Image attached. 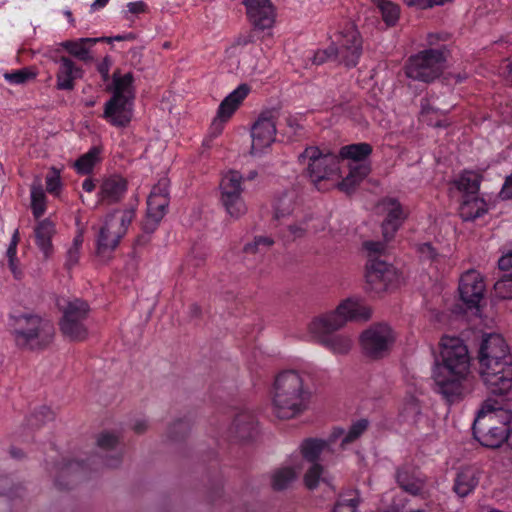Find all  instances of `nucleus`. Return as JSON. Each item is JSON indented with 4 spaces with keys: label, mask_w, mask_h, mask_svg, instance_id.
Segmentation results:
<instances>
[{
    "label": "nucleus",
    "mask_w": 512,
    "mask_h": 512,
    "mask_svg": "<svg viewBox=\"0 0 512 512\" xmlns=\"http://www.w3.org/2000/svg\"><path fill=\"white\" fill-rule=\"evenodd\" d=\"M58 65L56 72V88L63 91H71L75 87V81L83 77V70L72 59L66 56L54 58Z\"/></svg>",
    "instance_id": "22"
},
{
    "label": "nucleus",
    "mask_w": 512,
    "mask_h": 512,
    "mask_svg": "<svg viewBox=\"0 0 512 512\" xmlns=\"http://www.w3.org/2000/svg\"><path fill=\"white\" fill-rule=\"evenodd\" d=\"M330 52L336 54L339 62L348 68L355 67L362 55V38L353 26L340 33L337 46L331 45Z\"/></svg>",
    "instance_id": "15"
},
{
    "label": "nucleus",
    "mask_w": 512,
    "mask_h": 512,
    "mask_svg": "<svg viewBox=\"0 0 512 512\" xmlns=\"http://www.w3.org/2000/svg\"><path fill=\"white\" fill-rule=\"evenodd\" d=\"M382 207L387 214L382 223V234L387 242L394 237L407 214L404 212L402 205L395 198L384 199L382 201Z\"/></svg>",
    "instance_id": "23"
},
{
    "label": "nucleus",
    "mask_w": 512,
    "mask_h": 512,
    "mask_svg": "<svg viewBox=\"0 0 512 512\" xmlns=\"http://www.w3.org/2000/svg\"><path fill=\"white\" fill-rule=\"evenodd\" d=\"M112 79L113 96L105 104L103 117L116 127H126L132 118L134 77L131 72L121 75L117 70Z\"/></svg>",
    "instance_id": "6"
},
{
    "label": "nucleus",
    "mask_w": 512,
    "mask_h": 512,
    "mask_svg": "<svg viewBox=\"0 0 512 512\" xmlns=\"http://www.w3.org/2000/svg\"><path fill=\"white\" fill-rule=\"evenodd\" d=\"M36 244L43 252L44 257L48 258L53 253L52 237L55 234V225L49 219L40 221L34 229Z\"/></svg>",
    "instance_id": "28"
},
{
    "label": "nucleus",
    "mask_w": 512,
    "mask_h": 512,
    "mask_svg": "<svg viewBox=\"0 0 512 512\" xmlns=\"http://www.w3.org/2000/svg\"><path fill=\"white\" fill-rule=\"evenodd\" d=\"M253 37L251 35H240L238 36L231 47L228 49V52L234 53L239 46H245L252 43Z\"/></svg>",
    "instance_id": "57"
},
{
    "label": "nucleus",
    "mask_w": 512,
    "mask_h": 512,
    "mask_svg": "<svg viewBox=\"0 0 512 512\" xmlns=\"http://www.w3.org/2000/svg\"><path fill=\"white\" fill-rule=\"evenodd\" d=\"M396 481L398 485L413 496L419 495L424 488V481L418 478L409 465H403L396 470Z\"/></svg>",
    "instance_id": "27"
},
{
    "label": "nucleus",
    "mask_w": 512,
    "mask_h": 512,
    "mask_svg": "<svg viewBox=\"0 0 512 512\" xmlns=\"http://www.w3.org/2000/svg\"><path fill=\"white\" fill-rule=\"evenodd\" d=\"M441 362L433 370L437 392L449 403L461 401L472 391L471 358L464 341L456 336H443L440 341Z\"/></svg>",
    "instance_id": "1"
},
{
    "label": "nucleus",
    "mask_w": 512,
    "mask_h": 512,
    "mask_svg": "<svg viewBox=\"0 0 512 512\" xmlns=\"http://www.w3.org/2000/svg\"><path fill=\"white\" fill-rule=\"evenodd\" d=\"M79 255L80 251L78 250V248H70L67 251L65 266L68 269H71L73 266H75L78 263Z\"/></svg>",
    "instance_id": "56"
},
{
    "label": "nucleus",
    "mask_w": 512,
    "mask_h": 512,
    "mask_svg": "<svg viewBox=\"0 0 512 512\" xmlns=\"http://www.w3.org/2000/svg\"><path fill=\"white\" fill-rule=\"evenodd\" d=\"M119 445V438L116 434L111 432H103L100 433L97 437V446L106 452L114 451L116 452L107 457L105 460V465L108 467H117L121 462V452L117 450Z\"/></svg>",
    "instance_id": "31"
},
{
    "label": "nucleus",
    "mask_w": 512,
    "mask_h": 512,
    "mask_svg": "<svg viewBox=\"0 0 512 512\" xmlns=\"http://www.w3.org/2000/svg\"><path fill=\"white\" fill-rule=\"evenodd\" d=\"M128 10L132 14H140L146 11V4L143 1L130 2L127 5Z\"/></svg>",
    "instance_id": "61"
},
{
    "label": "nucleus",
    "mask_w": 512,
    "mask_h": 512,
    "mask_svg": "<svg viewBox=\"0 0 512 512\" xmlns=\"http://www.w3.org/2000/svg\"><path fill=\"white\" fill-rule=\"evenodd\" d=\"M416 251L422 260L433 261L439 255L437 249L430 242L417 244Z\"/></svg>",
    "instance_id": "52"
},
{
    "label": "nucleus",
    "mask_w": 512,
    "mask_h": 512,
    "mask_svg": "<svg viewBox=\"0 0 512 512\" xmlns=\"http://www.w3.org/2000/svg\"><path fill=\"white\" fill-rule=\"evenodd\" d=\"M249 92L250 87L247 84H241L226 96L218 107L217 115L213 121V126L218 127L221 126L222 123L228 121Z\"/></svg>",
    "instance_id": "24"
},
{
    "label": "nucleus",
    "mask_w": 512,
    "mask_h": 512,
    "mask_svg": "<svg viewBox=\"0 0 512 512\" xmlns=\"http://www.w3.org/2000/svg\"><path fill=\"white\" fill-rule=\"evenodd\" d=\"M169 185L168 178H161L148 196L147 213L142 224V228L148 233H153L157 229L167 212L170 202Z\"/></svg>",
    "instance_id": "13"
},
{
    "label": "nucleus",
    "mask_w": 512,
    "mask_h": 512,
    "mask_svg": "<svg viewBox=\"0 0 512 512\" xmlns=\"http://www.w3.org/2000/svg\"><path fill=\"white\" fill-rule=\"evenodd\" d=\"M299 449L304 460L311 464L318 463L321 453L329 449V442L318 438H307L301 442Z\"/></svg>",
    "instance_id": "32"
},
{
    "label": "nucleus",
    "mask_w": 512,
    "mask_h": 512,
    "mask_svg": "<svg viewBox=\"0 0 512 512\" xmlns=\"http://www.w3.org/2000/svg\"><path fill=\"white\" fill-rule=\"evenodd\" d=\"M274 244V240L268 236H258L255 237L253 242L247 243L244 246V251L246 253H262L266 252L270 249V247Z\"/></svg>",
    "instance_id": "46"
},
{
    "label": "nucleus",
    "mask_w": 512,
    "mask_h": 512,
    "mask_svg": "<svg viewBox=\"0 0 512 512\" xmlns=\"http://www.w3.org/2000/svg\"><path fill=\"white\" fill-rule=\"evenodd\" d=\"M363 247L368 252V257L370 259H379L378 257L384 253L386 249V245L381 241H366L363 243Z\"/></svg>",
    "instance_id": "53"
},
{
    "label": "nucleus",
    "mask_w": 512,
    "mask_h": 512,
    "mask_svg": "<svg viewBox=\"0 0 512 512\" xmlns=\"http://www.w3.org/2000/svg\"><path fill=\"white\" fill-rule=\"evenodd\" d=\"M479 373L493 394L504 395L512 388V361L484 364L480 366Z\"/></svg>",
    "instance_id": "14"
},
{
    "label": "nucleus",
    "mask_w": 512,
    "mask_h": 512,
    "mask_svg": "<svg viewBox=\"0 0 512 512\" xmlns=\"http://www.w3.org/2000/svg\"><path fill=\"white\" fill-rule=\"evenodd\" d=\"M54 418V412L49 407L42 406L39 410L33 413L30 418V423L32 426L39 427L45 422L54 420Z\"/></svg>",
    "instance_id": "49"
},
{
    "label": "nucleus",
    "mask_w": 512,
    "mask_h": 512,
    "mask_svg": "<svg viewBox=\"0 0 512 512\" xmlns=\"http://www.w3.org/2000/svg\"><path fill=\"white\" fill-rule=\"evenodd\" d=\"M331 58H336V54H332L330 52V46H329L327 49L319 50L315 53V55L313 57V63L316 65H321Z\"/></svg>",
    "instance_id": "55"
},
{
    "label": "nucleus",
    "mask_w": 512,
    "mask_h": 512,
    "mask_svg": "<svg viewBox=\"0 0 512 512\" xmlns=\"http://www.w3.org/2000/svg\"><path fill=\"white\" fill-rule=\"evenodd\" d=\"M311 391L307 376L295 370L279 373L274 381L273 412L282 420L303 414L309 406Z\"/></svg>",
    "instance_id": "3"
},
{
    "label": "nucleus",
    "mask_w": 512,
    "mask_h": 512,
    "mask_svg": "<svg viewBox=\"0 0 512 512\" xmlns=\"http://www.w3.org/2000/svg\"><path fill=\"white\" fill-rule=\"evenodd\" d=\"M494 291L500 299H512V274H505L498 279L494 284Z\"/></svg>",
    "instance_id": "45"
},
{
    "label": "nucleus",
    "mask_w": 512,
    "mask_h": 512,
    "mask_svg": "<svg viewBox=\"0 0 512 512\" xmlns=\"http://www.w3.org/2000/svg\"><path fill=\"white\" fill-rule=\"evenodd\" d=\"M344 435V430L341 428H335L333 429L329 439L326 441L329 442V446L333 444L338 438Z\"/></svg>",
    "instance_id": "64"
},
{
    "label": "nucleus",
    "mask_w": 512,
    "mask_h": 512,
    "mask_svg": "<svg viewBox=\"0 0 512 512\" xmlns=\"http://www.w3.org/2000/svg\"><path fill=\"white\" fill-rule=\"evenodd\" d=\"M368 425L369 422L367 419H360L353 423L348 432L342 438L341 447L344 448L347 444L358 439L367 430Z\"/></svg>",
    "instance_id": "44"
},
{
    "label": "nucleus",
    "mask_w": 512,
    "mask_h": 512,
    "mask_svg": "<svg viewBox=\"0 0 512 512\" xmlns=\"http://www.w3.org/2000/svg\"><path fill=\"white\" fill-rule=\"evenodd\" d=\"M117 214L118 211L109 213L98 231L96 248L99 256H108L117 248L135 217L133 209L124 210L120 217Z\"/></svg>",
    "instance_id": "7"
},
{
    "label": "nucleus",
    "mask_w": 512,
    "mask_h": 512,
    "mask_svg": "<svg viewBox=\"0 0 512 512\" xmlns=\"http://www.w3.org/2000/svg\"><path fill=\"white\" fill-rule=\"evenodd\" d=\"M373 148L369 143L360 142L341 147L339 156L350 159L354 164L368 163L366 159L372 154Z\"/></svg>",
    "instance_id": "33"
},
{
    "label": "nucleus",
    "mask_w": 512,
    "mask_h": 512,
    "mask_svg": "<svg viewBox=\"0 0 512 512\" xmlns=\"http://www.w3.org/2000/svg\"><path fill=\"white\" fill-rule=\"evenodd\" d=\"M371 317V309L358 299L348 298L337 308L316 317L309 324V331L316 341L334 354L345 355L353 347V339L347 334H336L348 321H367Z\"/></svg>",
    "instance_id": "2"
},
{
    "label": "nucleus",
    "mask_w": 512,
    "mask_h": 512,
    "mask_svg": "<svg viewBox=\"0 0 512 512\" xmlns=\"http://www.w3.org/2000/svg\"><path fill=\"white\" fill-rule=\"evenodd\" d=\"M288 232L292 236L293 240L303 238L307 233L306 222L304 221L289 225Z\"/></svg>",
    "instance_id": "54"
},
{
    "label": "nucleus",
    "mask_w": 512,
    "mask_h": 512,
    "mask_svg": "<svg viewBox=\"0 0 512 512\" xmlns=\"http://www.w3.org/2000/svg\"><path fill=\"white\" fill-rule=\"evenodd\" d=\"M63 317L59 322L61 333L70 341L80 342L87 338L88 330L84 324L89 312L85 301L75 299L62 309Z\"/></svg>",
    "instance_id": "11"
},
{
    "label": "nucleus",
    "mask_w": 512,
    "mask_h": 512,
    "mask_svg": "<svg viewBox=\"0 0 512 512\" xmlns=\"http://www.w3.org/2000/svg\"><path fill=\"white\" fill-rule=\"evenodd\" d=\"M99 154L100 150L97 147H92L74 163L76 171L83 175L89 174L99 161Z\"/></svg>",
    "instance_id": "42"
},
{
    "label": "nucleus",
    "mask_w": 512,
    "mask_h": 512,
    "mask_svg": "<svg viewBox=\"0 0 512 512\" xmlns=\"http://www.w3.org/2000/svg\"><path fill=\"white\" fill-rule=\"evenodd\" d=\"M445 58L437 49H428L413 56L406 67V75L414 80L431 82L440 76Z\"/></svg>",
    "instance_id": "10"
},
{
    "label": "nucleus",
    "mask_w": 512,
    "mask_h": 512,
    "mask_svg": "<svg viewBox=\"0 0 512 512\" xmlns=\"http://www.w3.org/2000/svg\"><path fill=\"white\" fill-rule=\"evenodd\" d=\"M8 326L16 347L21 350H45L55 337L53 323L33 312L10 315Z\"/></svg>",
    "instance_id": "4"
},
{
    "label": "nucleus",
    "mask_w": 512,
    "mask_h": 512,
    "mask_svg": "<svg viewBox=\"0 0 512 512\" xmlns=\"http://www.w3.org/2000/svg\"><path fill=\"white\" fill-rule=\"evenodd\" d=\"M481 175L473 171H464L455 181V187L463 192L464 197L477 196L480 183Z\"/></svg>",
    "instance_id": "34"
},
{
    "label": "nucleus",
    "mask_w": 512,
    "mask_h": 512,
    "mask_svg": "<svg viewBox=\"0 0 512 512\" xmlns=\"http://www.w3.org/2000/svg\"><path fill=\"white\" fill-rule=\"evenodd\" d=\"M480 480V473L475 467L461 468L454 479L453 491L459 497H466L474 491Z\"/></svg>",
    "instance_id": "25"
},
{
    "label": "nucleus",
    "mask_w": 512,
    "mask_h": 512,
    "mask_svg": "<svg viewBox=\"0 0 512 512\" xmlns=\"http://www.w3.org/2000/svg\"><path fill=\"white\" fill-rule=\"evenodd\" d=\"M100 40L101 39L97 38H80L78 40L65 41L62 43V46L69 54L77 59L81 61H89L92 59L89 47L100 42Z\"/></svg>",
    "instance_id": "35"
},
{
    "label": "nucleus",
    "mask_w": 512,
    "mask_h": 512,
    "mask_svg": "<svg viewBox=\"0 0 512 512\" xmlns=\"http://www.w3.org/2000/svg\"><path fill=\"white\" fill-rule=\"evenodd\" d=\"M487 211L486 202L478 196L464 197L459 208V214L464 221H473Z\"/></svg>",
    "instance_id": "30"
},
{
    "label": "nucleus",
    "mask_w": 512,
    "mask_h": 512,
    "mask_svg": "<svg viewBox=\"0 0 512 512\" xmlns=\"http://www.w3.org/2000/svg\"><path fill=\"white\" fill-rule=\"evenodd\" d=\"M371 172L370 163L351 164L349 174L338 183V188L350 194Z\"/></svg>",
    "instance_id": "29"
},
{
    "label": "nucleus",
    "mask_w": 512,
    "mask_h": 512,
    "mask_svg": "<svg viewBox=\"0 0 512 512\" xmlns=\"http://www.w3.org/2000/svg\"><path fill=\"white\" fill-rule=\"evenodd\" d=\"M396 335L393 329L383 323L373 324L364 330L359 338L364 356L372 360L387 357L395 343Z\"/></svg>",
    "instance_id": "9"
},
{
    "label": "nucleus",
    "mask_w": 512,
    "mask_h": 512,
    "mask_svg": "<svg viewBox=\"0 0 512 512\" xmlns=\"http://www.w3.org/2000/svg\"><path fill=\"white\" fill-rule=\"evenodd\" d=\"M505 361H512V356L504 338L499 334H489L483 338L478 352L479 366Z\"/></svg>",
    "instance_id": "18"
},
{
    "label": "nucleus",
    "mask_w": 512,
    "mask_h": 512,
    "mask_svg": "<svg viewBox=\"0 0 512 512\" xmlns=\"http://www.w3.org/2000/svg\"><path fill=\"white\" fill-rule=\"evenodd\" d=\"M458 290L461 300L468 309L478 308L484 295L485 284L478 272L470 270L461 276Z\"/></svg>",
    "instance_id": "19"
},
{
    "label": "nucleus",
    "mask_w": 512,
    "mask_h": 512,
    "mask_svg": "<svg viewBox=\"0 0 512 512\" xmlns=\"http://www.w3.org/2000/svg\"><path fill=\"white\" fill-rule=\"evenodd\" d=\"M324 473V467L320 463L311 464L303 477L305 486L309 490L316 489L321 481H325Z\"/></svg>",
    "instance_id": "43"
},
{
    "label": "nucleus",
    "mask_w": 512,
    "mask_h": 512,
    "mask_svg": "<svg viewBox=\"0 0 512 512\" xmlns=\"http://www.w3.org/2000/svg\"><path fill=\"white\" fill-rule=\"evenodd\" d=\"M404 3L409 7H416L421 10L431 8V0H403Z\"/></svg>",
    "instance_id": "60"
},
{
    "label": "nucleus",
    "mask_w": 512,
    "mask_h": 512,
    "mask_svg": "<svg viewBox=\"0 0 512 512\" xmlns=\"http://www.w3.org/2000/svg\"><path fill=\"white\" fill-rule=\"evenodd\" d=\"M46 196L43 187L38 180L31 186V208L36 219L40 218L46 210Z\"/></svg>",
    "instance_id": "40"
},
{
    "label": "nucleus",
    "mask_w": 512,
    "mask_h": 512,
    "mask_svg": "<svg viewBox=\"0 0 512 512\" xmlns=\"http://www.w3.org/2000/svg\"><path fill=\"white\" fill-rule=\"evenodd\" d=\"M37 75V69L33 66H28L18 70L5 72L3 77L11 85H25L35 80Z\"/></svg>",
    "instance_id": "37"
},
{
    "label": "nucleus",
    "mask_w": 512,
    "mask_h": 512,
    "mask_svg": "<svg viewBox=\"0 0 512 512\" xmlns=\"http://www.w3.org/2000/svg\"><path fill=\"white\" fill-rule=\"evenodd\" d=\"M83 469V466L79 462L75 461H69L67 463H64L60 468V475L56 480V485L59 486V488H66V486H63L60 478H64L67 476H76V474Z\"/></svg>",
    "instance_id": "50"
},
{
    "label": "nucleus",
    "mask_w": 512,
    "mask_h": 512,
    "mask_svg": "<svg viewBox=\"0 0 512 512\" xmlns=\"http://www.w3.org/2000/svg\"><path fill=\"white\" fill-rule=\"evenodd\" d=\"M297 478V472L292 467H281L275 470L271 477L272 488L276 491L287 489Z\"/></svg>",
    "instance_id": "36"
},
{
    "label": "nucleus",
    "mask_w": 512,
    "mask_h": 512,
    "mask_svg": "<svg viewBox=\"0 0 512 512\" xmlns=\"http://www.w3.org/2000/svg\"><path fill=\"white\" fill-rule=\"evenodd\" d=\"M111 62L108 58H105L99 65H98V72L101 74L104 81H107L109 79V70H110Z\"/></svg>",
    "instance_id": "62"
},
{
    "label": "nucleus",
    "mask_w": 512,
    "mask_h": 512,
    "mask_svg": "<svg viewBox=\"0 0 512 512\" xmlns=\"http://www.w3.org/2000/svg\"><path fill=\"white\" fill-rule=\"evenodd\" d=\"M295 207V194L285 192L274 203V217L277 220L292 214Z\"/></svg>",
    "instance_id": "38"
},
{
    "label": "nucleus",
    "mask_w": 512,
    "mask_h": 512,
    "mask_svg": "<svg viewBox=\"0 0 512 512\" xmlns=\"http://www.w3.org/2000/svg\"><path fill=\"white\" fill-rule=\"evenodd\" d=\"M499 195L502 199L512 198V174L506 177Z\"/></svg>",
    "instance_id": "58"
},
{
    "label": "nucleus",
    "mask_w": 512,
    "mask_h": 512,
    "mask_svg": "<svg viewBox=\"0 0 512 512\" xmlns=\"http://www.w3.org/2000/svg\"><path fill=\"white\" fill-rule=\"evenodd\" d=\"M242 175L237 171H229L220 182V201L227 214L234 219L240 218L247 211L242 197Z\"/></svg>",
    "instance_id": "12"
},
{
    "label": "nucleus",
    "mask_w": 512,
    "mask_h": 512,
    "mask_svg": "<svg viewBox=\"0 0 512 512\" xmlns=\"http://www.w3.org/2000/svg\"><path fill=\"white\" fill-rule=\"evenodd\" d=\"M127 187V180L120 175L103 178L97 194L98 204L109 206L120 202L127 192Z\"/></svg>",
    "instance_id": "21"
},
{
    "label": "nucleus",
    "mask_w": 512,
    "mask_h": 512,
    "mask_svg": "<svg viewBox=\"0 0 512 512\" xmlns=\"http://www.w3.org/2000/svg\"><path fill=\"white\" fill-rule=\"evenodd\" d=\"M303 127L298 122L297 118L289 115L286 117V128H284L283 135L287 137L289 141L296 140L302 136Z\"/></svg>",
    "instance_id": "48"
},
{
    "label": "nucleus",
    "mask_w": 512,
    "mask_h": 512,
    "mask_svg": "<svg viewBox=\"0 0 512 512\" xmlns=\"http://www.w3.org/2000/svg\"><path fill=\"white\" fill-rule=\"evenodd\" d=\"M374 4L379 9L387 26H394L397 23L400 15V8L397 4L388 0H374Z\"/></svg>",
    "instance_id": "39"
},
{
    "label": "nucleus",
    "mask_w": 512,
    "mask_h": 512,
    "mask_svg": "<svg viewBox=\"0 0 512 512\" xmlns=\"http://www.w3.org/2000/svg\"><path fill=\"white\" fill-rule=\"evenodd\" d=\"M498 267L503 271L512 268V250H509L502 255V257L498 260Z\"/></svg>",
    "instance_id": "59"
},
{
    "label": "nucleus",
    "mask_w": 512,
    "mask_h": 512,
    "mask_svg": "<svg viewBox=\"0 0 512 512\" xmlns=\"http://www.w3.org/2000/svg\"><path fill=\"white\" fill-rule=\"evenodd\" d=\"M278 118L279 111L276 109L263 111L259 115L251 129L252 151L261 152L275 141Z\"/></svg>",
    "instance_id": "16"
},
{
    "label": "nucleus",
    "mask_w": 512,
    "mask_h": 512,
    "mask_svg": "<svg viewBox=\"0 0 512 512\" xmlns=\"http://www.w3.org/2000/svg\"><path fill=\"white\" fill-rule=\"evenodd\" d=\"M256 431V421L252 413L241 412L233 420L229 433L231 437L238 440L252 438Z\"/></svg>",
    "instance_id": "26"
},
{
    "label": "nucleus",
    "mask_w": 512,
    "mask_h": 512,
    "mask_svg": "<svg viewBox=\"0 0 512 512\" xmlns=\"http://www.w3.org/2000/svg\"><path fill=\"white\" fill-rule=\"evenodd\" d=\"M397 279L394 267L380 259H370L366 264V289L380 294Z\"/></svg>",
    "instance_id": "17"
},
{
    "label": "nucleus",
    "mask_w": 512,
    "mask_h": 512,
    "mask_svg": "<svg viewBox=\"0 0 512 512\" xmlns=\"http://www.w3.org/2000/svg\"><path fill=\"white\" fill-rule=\"evenodd\" d=\"M60 188V172L55 167H52L46 176V190L51 194H56Z\"/></svg>",
    "instance_id": "51"
},
{
    "label": "nucleus",
    "mask_w": 512,
    "mask_h": 512,
    "mask_svg": "<svg viewBox=\"0 0 512 512\" xmlns=\"http://www.w3.org/2000/svg\"><path fill=\"white\" fill-rule=\"evenodd\" d=\"M190 428L191 425L187 420H178L170 426L168 437L175 441L182 440L188 435Z\"/></svg>",
    "instance_id": "47"
},
{
    "label": "nucleus",
    "mask_w": 512,
    "mask_h": 512,
    "mask_svg": "<svg viewBox=\"0 0 512 512\" xmlns=\"http://www.w3.org/2000/svg\"><path fill=\"white\" fill-rule=\"evenodd\" d=\"M473 435L481 445L498 448L512 440V411L498 407L497 402L486 400L473 423Z\"/></svg>",
    "instance_id": "5"
},
{
    "label": "nucleus",
    "mask_w": 512,
    "mask_h": 512,
    "mask_svg": "<svg viewBox=\"0 0 512 512\" xmlns=\"http://www.w3.org/2000/svg\"><path fill=\"white\" fill-rule=\"evenodd\" d=\"M246 14L254 28L270 29L275 22V8L270 0H243Z\"/></svg>",
    "instance_id": "20"
},
{
    "label": "nucleus",
    "mask_w": 512,
    "mask_h": 512,
    "mask_svg": "<svg viewBox=\"0 0 512 512\" xmlns=\"http://www.w3.org/2000/svg\"><path fill=\"white\" fill-rule=\"evenodd\" d=\"M298 162L305 165L307 177L318 190L322 189L321 183L329 180L339 171V159L331 153L323 154L318 147H307L298 156Z\"/></svg>",
    "instance_id": "8"
},
{
    "label": "nucleus",
    "mask_w": 512,
    "mask_h": 512,
    "mask_svg": "<svg viewBox=\"0 0 512 512\" xmlns=\"http://www.w3.org/2000/svg\"><path fill=\"white\" fill-rule=\"evenodd\" d=\"M360 503L361 498L359 492L350 491L346 494L340 495L332 512H357V508Z\"/></svg>",
    "instance_id": "41"
},
{
    "label": "nucleus",
    "mask_w": 512,
    "mask_h": 512,
    "mask_svg": "<svg viewBox=\"0 0 512 512\" xmlns=\"http://www.w3.org/2000/svg\"><path fill=\"white\" fill-rule=\"evenodd\" d=\"M147 428H148V423L144 419L136 420L135 423L133 424V430L137 434L144 433L147 430Z\"/></svg>",
    "instance_id": "63"
}]
</instances>
